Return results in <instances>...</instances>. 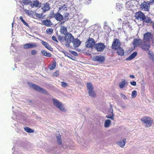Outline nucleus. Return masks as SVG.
Wrapping results in <instances>:
<instances>
[{"label": "nucleus", "mask_w": 154, "mask_h": 154, "mask_svg": "<svg viewBox=\"0 0 154 154\" xmlns=\"http://www.w3.org/2000/svg\"><path fill=\"white\" fill-rule=\"evenodd\" d=\"M152 34L150 32H147L143 35V40L144 44L141 45L143 50L147 51L149 50L151 46L150 41L153 38Z\"/></svg>", "instance_id": "1"}, {"label": "nucleus", "mask_w": 154, "mask_h": 154, "mask_svg": "<svg viewBox=\"0 0 154 154\" xmlns=\"http://www.w3.org/2000/svg\"><path fill=\"white\" fill-rule=\"evenodd\" d=\"M135 17L137 20H140L143 23H146L148 25L151 24L152 23V21L150 17L148 16L146 17L144 14L140 11L135 13Z\"/></svg>", "instance_id": "2"}, {"label": "nucleus", "mask_w": 154, "mask_h": 154, "mask_svg": "<svg viewBox=\"0 0 154 154\" xmlns=\"http://www.w3.org/2000/svg\"><path fill=\"white\" fill-rule=\"evenodd\" d=\"M140 120L146 128L150 127L153 123V120L152 118L147 116L143 117Z\"/></svg>", "instance_id": "3"}, {"label": "nucleus", "mask_w": 154, "mask_h": 154, "mask_svg": "<svg viewBox=\"0 0 154 154\" xmlns=\"http://www.w3.org/2000/svg\"><path fill=\"white\" fill-rule=\"evenodd\" d=\"M64 38L65 41L66 42L65 45L68 47L69 46L70 44L73 42L74 39L73 36L69 32L67 33L65 35Z\"/></svg>", "instance_id": "4"}, {"label": "nucleus", "mask_w": 154, "mask_h": 154, "mask_svg": "<svg viewBox=\"0 0 154 154\" xmlns=\"http://www.w3.org/2000/svg\"><path fill=\"white\" fill-rule=\"evenodd\" d=\"M87 87L89 95L92 97H95L96 94L94 91V87L92 84L90 82L87 83Z\"/></svg>", "instance_id": "5"}, {"label": "nucleus", "mask_w": 154, "mask_h": 154, "mask_svg": "<svg viewBox=\"0 0 154 154\" xmlns=\"http://www.w3.org/2000/svg\"><path fill=\"white\" fill-rule=\"evenodd\" d=\"M133 44L134 48L140 47L141 49L143 50L141 47V45L144 44V42H142L140 39L134 38L133 42Z\"/></svg>", "instance_id": "6"}, {"label": "nucleus", "mask_w": 154, "mask_h": 154, "mask_svg": "<svg viewBox=\"0 0 154 154\" xmlns=\"http://www.w3.org/2000/svg\"><path fill=\"white\" fill-rule=\"evenodd\" d=\"M52 100L53 104L56 107L61 111H65V108L61 103L55 98H53Z\"/></svg>", "instance_id": "7"}, {"label": "nucleus", "mask_w": 154, "mask_h": 154, "mask_svg": "<svg viewBox=\"0 0 154 154\" xmlns=\"http://www.w3.org/2000/svg\"><path fill=\"white\" fill-rule=\"evenodd\" d=\"M28 84L30 87H32L35 90L39 91H42L43 92L45 93L46 92V91L44 89L35 84L31 83L30 82H28Z\"/></svg>", "instance_id": "8"}, {"label": "nucleus", "mask_w": 154, "mask_h": 154, "mask_svg": "<svg viewBox=\"0 0 154 154\" xmlns=\"http://www.w3.org/2000/svg\"><path fill=\"white\" fill-rule=\"evenodd\" d=\"M95 40L89 37L86 42V46L87 48H92L95 45Z\"/></svg>", "instance_id": "9"}, {"label": "nucleus", "mask_w": 154, "mask_h": 154, "mask_svg": "<svg viewBox=\"0 0 154 154\" xmlns=\"http://www.w3.org/2000/svg\"><path fill=\"white\" fill-rule=\"evenodd\" d=\"M106 46L103 43H100L96 44L94 46L95 49L98 51H102L104 49Z\"/></svg>", "instance_id": "10"}, {"label": "nucleus", "mask_w": 154, "mask_h": 154, "mask_svg": "<svg viewBox=\"0 0 154 154\" xmlns=\"http://www.w3.org/2000/svg\"><path fill=\"white\" fill-rule=\"evenodd\" d=\"M150 7V4L146 2L142 3L140 6L141 9L144 11H148Z\"/></svg>", "instance_id": "11"}, {"label": "nucleus", "mask_w": 154, "mask_h": 154, "mask_svg": "<svg viewBox=\"0 0 154 154\" xmlns=\"http://www.w3.org/2000/svg\"><path fill=\"white\" fill-rule=\"evenodd\" d=\"M121 43L119 40L118 39H114L112 45V48L116 50L119 47Z\"/></svg>", "instance_id": "12"}, {"label": "nucleus", "mask_w": 154, "mask_h": 154, "mask_svg": "<svg viewBox=\"0 0 154 154\" xmlns=\"http://www.w3.org/2000/svg\"><path fill=\"white\" fill-rule=\"evenodd\" d=\"M93 60L94 61H97L100 63H103L105 60L104 56L99 55L93 57Z\"/></svg>", "instance_id": "13"}, {"label": "nucleus", "mask_w": 154, "mask_h": 154, "mask_svg": "<svg viewBox=\"0 0 154 154\" xmlns=\"http://www.w3.org/2000/svg\"><path fill=\"white\" fill-rule=\"evenodd\" d=\"M113 110L112 108V106H111L110 109H109L108 111V115L106 116L107 118L110 119L112 120H114V115L113 112Z\"/></svg>", "instance_id": "14"}, {"label": "nucleus", "mask_w": 154, "mask_h": 154, "mask_svg": "<svg viewBox=\"0 0 154 154\" xmlns=\"http://www.w3.org/2000/svg\"><path fill=\"white\" fill-rule=\"evenodd\" d=\"M28 4H30L32 7H39L40 5L39 2L38 0H34L32 2L30 1Z\"/></svg>", "instance_id": "15"}, {"label": "nucleus", "mask_w": 154, "mask_h": 154, "mask_svg": "<svg viewBox=\"0 0 154 154\" xmlns=\"http://www.w3.org/2000/svg\"><path fill=\"white\" fill-rule=\"evenodd\" d=\"M35 43H27L24 45V48L25 49L30 48L36 47Z\"/></svg>", "instance_id": "16"}, {"label": "nucleus", "mask_w": 154, "mask_h": 154, "mask_svg": "<svg viewBox=\"0 0 154 154\" xmlns=\"http://www.w3.org/2000/svg\"><path fill=\"white\" fill-rule=\"evenodd\" d=\"M55 19L57 21H60L63 20V16L58 12L55 14Z\"/></svg>", "instance_id": "17"}, {"label": "nucleus", "mask_w": 154, "mask_h": 154, "mask_svg": "<svg viewBox=\"0 0 154 154\" xmlns=\"http://www.w3.org/2000/svg\"><path fill=\"white\" fill-rule=\"evenodd\" d=\"M116 50V53L119 55L121 56H123L124 54V50L122 48L119 47L117 48Z\"/></svg>", "instance_id": "18"}, {"label": "nucleus", "mask_w": 154, "mask_h": 154, "mask_svg": "<svg viewBox=\"0 0 154 154\" xmlns=\"http://www.w3.org/2000/svg\"><path fill=\"white\" fill-rule=\"evenodd\" d=\"M50 7L49 4L46 3L43 5V7L42 8V9L44 12H45L50 9Z\"/></svg>", "instance_id": "19"}, {"label": "nucleus", "mask_w": 154, "mask_h": 154, "mask_svg": "<svg viewBox=\"0 0 154 154\" xmlns=\"http://www.w3.org/2000/svg\"><path fill=\"white\" fill-rule=\"evenodd\" d=\"M42 44L47 49L51 51H52L53 50L52 48L49 45L48 43L42 41Z\"/></svg>", "instance_id": "20"}, {"label": "nucleus", "mask_w": 154, "mask_h": 154, "mask_svg": "<svg viewBox=\"0 0 154 154\" xmlns=\"http://www.w3.org/2000/svg\"><path fill=\"white\" fill-rule=\"evenodd\" d=\"M73 43V46L75 48L78 47L81 44V42L78 39H76L72 42Z\"/></svg>", "instance_id": "21"}, {"label": "nucleus", "mask_w": 154, "mask_h": 154, "mask_svg": "<svg viewBox=\"0 0 154 154\" xmlns=\"http://www.w3.org/2000/svg\"><path fill=\"white\" fill-rule=\"evenodd\" d=\"M43 24L47 26H49L52 24V22L50 20L46 19L42 21Z\"/></svg>", "instance_id": "22"}, {"label": "nucleus", "mask_w": 154, "mask_h": 154, "mask_svg": "<svg viewBox=\"0 0 154 154\" xmlns=\"http://www.w3.org/2000/svg\"><path fill=\"white\" fill-rule=\"evenodd\" d=\"M67 31V28L66 27L63 26L61 27L60 32L61 34L65 35L67 33H68Z\"/></svg>", "instance_id": "23"}, {"label": "nucleus", "mask_w": 154, "mask_h": 154, "mask_svg": "<svg viewBox=\"0 0 154 154\" xmlns=\"http://www.w3.org/2000/svg\"><path fill=\"white\" fill-rule=\"evenodd\" d=\"M126 141V139H123L122 140V141H120L119 142H117V144L121 147H123L125 145Z\"/></svg>", "instance_id": "24"}, {"label": "nucleus", "mask_w": 154, "mask_h": 154, "mask_svg": "<svg viewBox=\"0 0 154 154\" xmlns=\"http://www.w3.org/2000/svg\"><path fill=\"white\" fill-rule=\"evenodd\" d=\"M137 52H134L132 53L128 57L126 58V60H131L134 58L137 55Z\"/></svg>", "instance_id": "25"}, {"label": "nucleus", "mask_w": 154, "mask_h": 154, "mask_svg": "<svg viewBox=\"0 0 154 154\" xmlns=\"http://www.w3.org/2000/svg\"><path fill=\"white\" fill-rule=\"evenodd\" d=\"M41 52L42 55L44 56L47 57H51V56L50 53L47 52L45 50H42Z\"/></svg>", "instance_id": "26"}, {"label": "nucleus", "mask_w": 154, "mask_h": 154, "mask_svg": "<svg viewBox=\"0 0 154 154\" xmlns=\"http://www.w3.org/2000/svg\"><path fill=\"white\" fill-rule=\"evenodd\" d=\"M56 66V62L55 61L52 62L51 64L49 66V68L51 70H53Z\"/></svg>", "instance_id": "27"}, {"label": "nucleus", "mask_w": 154, "mask_h": 154, "mask_svg": "<svg viewBox=\"0 0 154 154\" xmlns=\"http://www.w3.org/2000/svg\"><path fill=\"white\" fill-rule=\"evenodd\" d=\"M66 6L65 5V4H63L59 8V10L58 11V12H60L61 11L64 10L65 9V10H66Z\"/></svg>", "instance_id": "28"}, {"label": "nucleus", "mask_w": 154, "mask_h": 154, "mask_svg": "<svg viewBox=\"0 0 154 154\" xmlns=\"http://www.w3.org/2000/svg\"><path fill=\"white\" fill-rule=\"evenodd\" d=\"M24 130L29 133H32L34 132V130L28 127H25L24 128Z\"/></svg>", "instance_id": "29"}, {"label": "nucleus", "mask_w": 154, "mask_h": 154, "mask_svg": "<svg viewBox=\"0 0 154 154\" xmlns=\"http://www.w3.org/2000/svg\"><path fill=\"white\" fill-rule=\"evenodd\" d=\"M148 55L149 58L151 59L153 61H154V55L152 53L149 51L148 53Z\"/></svg>", "instance_id": "30"}, {"label": "nucleus", "mask_w": 154, "mask_h": 154, "mask_svg": "<svg viewBox=\"0 0 154 154\" xmlns=\"http://www.w3.org/2000/svg\"><path fill=\"white\" fill-rule=\"evenodd\" d=\"M125 79H123V80L119 84V86L120 88H122L125 86Z\"/></svg>", "instance_id": "31"}, {"label": "nucleus", "mask_w": 154, "mask_h": 154, "mask_svg": "<svg viewBox=\"0 0 154 154\" xmlns=\"http://www.w3.org/2000/svg\"><path fill=\"white\" fill-rule=\"evenodd\" d=\"M111 122L109 120H106L105 121L104 126L105 127L107 128L111 124Z\"/></svg>", "instance_id": "32"}, {"label": "nucleus", "mask_w": 154, "mask_h": 154, "mask_svg": "<svg viewBox=\"0 0 154 154\" xmlns=\"http://www.w3.org/2000/svg\"><path fill=\"white\" fill-rule=\"evenodd\" d=\"M46 32L48 34L51 35L53 33V29L51 28H48L46 30Z\"/></svg>", "instance_id": "33"}, {"label": "nucleus", "mask_w": 154, "mask_h": 154, "mask_svg": "<svg viewBox=\"0 0 154 154\" xmlns=\"http://www.w3.org/2000/svg\"><path fill=\"white\" fill-rule=\"evenodd\" d=\"M23 1L20 2L21 4H24V5H28L29 3L30 0H23Z\"/></svg>", "instance_id": "34"}, {"label": "nucleus", "mask_w": 154, "mask_h": 154, "mask_svg": "<svg viewBox=\"0 0 154 154\" xmlns=\"http://www.w3.org/2000/svg\"><path fill=\"white\" fill-rule=\"evenodd\" d=\"M69 19V14L66 13L65 15L64 16V17H63V20L65 21H67Z\"/></svg>", "instance_id": "35"}, {"label": "nucleus", "mask_w": 154, "mask_h": 154, "mask_svg": "<svg viewBox=\"0 0 154 154\" xmlns=\"http://www.w3.org/2000/svg\"><path fill=\"white\" fill-rule=\"evenodd\" d=\"M57 141L58 143L60 144H61L62 143V141L61 138V136L59 134L58 135L57 137Z\"/></svg>", "instance_id": "36"}, {"label": "nucleus", "mask_w": 154, "mask_h": 154, "mask_svg": "<svg viewBox=\"0 0 154 154\" xmlns=\"http://www.w3.org/2000/svg\"><path fill=\"white\" fill-rule=\"evenodd\" d=\"M20 19L21 20V21L23 23V24L27 26H28L29 25L28 23L26 22L25 20L23 19V17L20 16Z\"/></svg>", "instance_id": "37"}, {"label": "nucleus", "mask_w": 154, "mask_h": 154, "mask_svg": "<svg viewBox=\"0 0 154 154\" xmlns=\"http://www.w3.org/2000/svg\"><path fill=\"white\" fill-rule=\"evenodd\" d=\"M137 95V93L136 91H134L132 92L131 97L132 98H135Z\"/></svg>", "instance_id": "38"}, {"label": "nucleus", "mask_w": 154, "mask_h": 154, "mask_svg": "<svg viewBox=\"0 0 154 154\" xmlns=\"http://www.w3.org/2000/svg\"><path fill=\"white\" fill-rule=\"evenodd\" d=\"M59 75V71L58 70L56 71L53 73V76L54 77H57Z\"/></svg>", "instance_id": "39"}, {"label": "nucleus", "mask_w": 154, "mask_h": 154, "mask_svg": "<svg viewBox=\"0 0 154 154\" xmlns=\"http://www.w3.org/2000/svg\"><path fill=\"white\" fill-rule=\"evenodd\" d=\"M63 52L64 53V54H65V55L69 57V58L70 57H71V54H70L69 53L66 52V51H63Z\"/></svg>", "instance_id": "40"}, {"label": "nucleus", "mask_w": 154, "mask_h": 154, "mask_svg": "<svg viewBox=\"0 0 154 154\" xmlns=\"http://www.w3.org/2000/svg\"><path fill=\"white\" fill-rule=\"evenodd\" d=\"M25 12L26 14L28 15L29 16H30L32 15V11H29L28 10H26Z\"/></svg>", "instance_id": "41"}, {"label": "nucleus", "mask_w": 154, "mask_h": 154, "mask_svg": "<svg viewBox=\"0 0 154 154\" xmlns=\"http://www.w3.org/2000/svg\"><path fill=\"white\" fill-rule=\"evenodd\" d=\"M61 86L63 87L66 88V87L68 86L67 84L66 83L64 82H61Z\"/></svg>", "instance_id": "42"}, {"label": "nucleus", "mask_w": 154, "mask_h": 154, "mask_svg": "<svg viewBox=\"0 0 154 154\" xmlns=\"http://www.w3.org/2000/svg\"><path fill=\"white\" fill-rule=\"evenodd\" d=\"M58 39L60 42H62L63 39V37L61 35H59L58 36Z\"/></svg>", "instance_id": "43"}, {"label": "nucleus", "mask_w": 154, "mask_h": 154, "mask_svg": "<svg viewBox=\"0 0 154 154\" xmlns=\"http://www.w3.org/2000/svg\"><path fill=\"white\" fill-rule=\"evenodd\" d=\"M91 0H84V2L85 5H88L89 4L91 3Z\"/></svg>", "instance_id": "44"}, {"label": "nucleus", "mask_w": 154, "mask_h": 154, "mask_svg": "<svg viewBox=\"0 0 154 154\" xmlns=\"http://www.w3.org/2000/svg\"><path fill=\"white\" fill-rule=\"evenodd\" d=\"M52 39L54 41L56 42H58L56 37L55 36H53L52 37Z\"/></svg>", "instance_id": "45"}, {"label": "nucleus", "mask_w": 154, "mask_h": 154, "mask_svg": "<svg viewBox=\"0 0 154 154\" xmlns=\"http://www.w3.org/2000/svg\"><path fill=\"white\" fill-rule=\"evenodd\" d=\"M37 52V51L36 50H33L31 51V54L32 55H35L36 54Z\"/></svg>", "instance_id": "46"}, {"label": "nucleus", "mask_w": 154, "mask_h": 154, "mask_svg": "<svg viewBox=\"0 0 154 154\" xmlns=\"http://www.w3.org/2000/svg\"><path fill=\"white\" fill-rule=\"evenodd\" d=\"M50 17L51 18L54 17L55 18V14H54L53 12H51L50 14Z\"/></svg>", "instance_id": "47"}, {"label": "nucleus", "mask_w": 154, "mask_h": 154, "mask_svg": "<svg viewBox=\"0 0 154 154\" xmlns=\"http://www.w3.org/2000/svg\"><path fill=\"white\" fill-rule=\"evenodd\" d=\"M130 84L131 85L133 86H136V82L134 81L131 82Z\"/></svg>", "instance_id": "48"}, {"label": "nucleus", "mask_w": 154, "mask_h": 154, "mask_svg": "<svg viewBox=\"0 0 154 154\" xmlns=\"http://www.w3.org/2000/svg\"><path fill=\"white\" fill-rule=\"evenodd\" d=\"M72 54L75 56H77L78 55L77 53L76 52L74 51H72Z\"/></svg>", "instance_id": "49"}, {"label": "nucleus", "mask_w": 154, "mask_h": 154, "mask_svg": "<svg viewBox=\"0 0 154 154\" xmlns=\"http://www.w3.org/2000/svg\"><path fill=\"white\" fill-rule=\"evenodd\" d=\"M120 95H121L122 97L124 99H127V97H126L123 94H121Z\"/></svg>", "instance_id": "50"}, {"label": "nucleus", "mask_w": 154, "mask_h": 154, "mask_svg": "<svg viewBox=\"0 0 154 154\" xmlns=\"http://www.w3.org/2000/svg\"><path fill=\"white\" fill-rule=\"evenodd\" d=\"M131 78L132 79H134L135 78V76L134 75H131L130 76Z\"/></svg>", "instance_id": "51"}, {"label": "nucleus", "mask_w": 154, "mask_h": 154, "mask_svg": "<svg viewBox=\"0 0 154 154\" xmlns=\"http://www.w3.org/2000/svg\"><path fill=\"white\" fill-rule=\"evenodd\" d=\"M71 57H69V58L72 59V60H74V59L75 58L74 57H73L72 55H71Z\"/></svg>", "instance_id": "52"}, {"label": "nucleus", "mask_w": 154, "mask_h": 154, "mask_svg": "<svg viewBox=\"0 0 154 154\" xmlns=\"http://www.w3.org/2000/svg\"><path fill=\"white\" fill-rule=\"evenodd\" d=\"M65 21H61V22H60V25H62V24H63L65 22Z\"/></svg>", "instance_id": "53"}, {"label": "nucleus", "mask_w": 154, "mask_h": 154, "mask_svg": "<svg viewBox=\"0 0 154 154\" xmlns=\"http://www.w3.org/2000/svg\"><path fill=\"white\" fill-rule=\"evenodd\" d=\"M151 40L152 43L154 45V38H153Z\"/></svg>", "instance_id": "54"}, {"label": "nucleus", "mask_w": 154, "mask_h": 154, "mask_svg": "<svg viewBox=\"0 0 154 154\" xmlns=\"http://www.w3.org/2000/svg\"><path fill=\"white\" fill-rule=\"evenodd\" d=\"M150 3H154V0H150Z\"/></svg>", "instance_id": "55"}, {"label": "nucleus", "mask_w": 154, "mask_h": 154, "mask_svg": "<svg viewBox=\"0 0 154 154\" xmlns=\"http://www.w3.org/2000/svg\"><path fill=\"white\" fill-rule=\"evenodd\" d=\"M152 23V27L154 29V22L153 23Z\"/></svg>", "instance_id": "56"}]
</instances>
